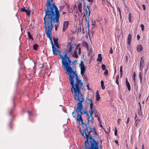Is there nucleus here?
<instances>
[{
  "mask_svg": "<svg viewBox=\"0 0 149 149\" xmlns=\"http://www.w3.org/2000/svg\"><path fill=\"white\" fill-rule=\"evenodd\" d=\"M79 53H80V49H79Z\"/></svg>",
  "mask_w": 149,
  "mask_h": 149,
  "instance_id": "48",
  "label": "nucleus"
},
{
  "mask_svg": "<svg viewBox=\"0 0 149 149\" xmlns=\"http://www.w3.org/2000/svg\"><path fill=\"white\" fill-rule=\"evenodd\" d=\"M122 68V66H121L120 67V72L121 75H122L123 72Z\"/></svg>",
  "mask_w": 149,
  "mask_h": 149,
  "instance_id": "26",
  "label": "nucleus"
},
{
  "mask_svg": "<svg viewBox=\"0 0 149 149\" xmlns=\"http://www.w3.org/2000/svg\"><path fill=\"white\" fill-rule=\"evenodd\" d=\"M65 12H63V15L65 14Z\"/></svg>",
  "mask_w": 149,
  "mask_h": 149,
  "instance_id": "49",
  "label": "nucleus"
},
{
  "mask_svg": "<svg viewBox=\"0 0 149 149\" xmlns=\"http://www.w3.org/2000/svg\"><path fill=\"white\" fill-rule=\"evenodd\" d=\"M38 46L37 44H35L33 45V48L34 50H36L37 48L38 47Z\"/></svg>",
  "mask_w": 149,
  "mask_h": 149,
  "instance_id": "21",
  "label": "nucleus"
},
{
  "mask_svg": "<svg viewBox=\"0 0 149 149\" xmlns=\"http://www.w3.org/2000/svg\"><path fill=\"white\" fill-rule=\"evenodd\" d=\"M100 127H102V125H100Z\"/></svg>",
  "mask_w": 149,
  "mask_h": 149,
  "instance_id": "54",
  "label": "nucleus"
},
{
  "mask_svg": "<svg viewBox=\"0 0 149 149\" xmlns=\"http://www.w3.org/2000/svg\"><path fill=\"white\" fill-rule=\"evenodd\" d=\"M26 9H25V7H23L20 10L21 11L24 12L25 10Z\"/></svg>",
  "mask_w": 149,
  "mask_h": 149,
  "instance_id": "35",
  "label": "nucleus"
},
{
  "mask_svg": "<svg viewBox=\"0 0 149 149\" xmlns=\"http://www.w3.org/2000/svg\"><path fill=\"white\" fill-rule=\"evenodd\" d=\"M137 120H135V121H136Z\"/></svg>",
  "mask_w": 149,
  "mask_h": 149,
  "instance_id": "61",
  "label": "nucleus"
},
{
  "mask_svg": "<svg viewBox=\"0 0 149 149\" xmlns=\"http://www.w3.org/2000/svg\"><path fill=\"white\" fill-rule=\"evenodd\" d=\"M135 76H136V74L135 72H134L132 75V78L134 80V81H135Z\"/></svg>",
  "mask_w": 149,
  "mask_h": 149,
  "instance_id": "20",
  "label": "nucleus"
},
{
  "mask_svg": "<svg viewBox=\"0 0 149 149\" xmlns=\"http://www.w3.org/2000/svg\"><path fill=\"white\" fill-rule=\"evenodd\" d=\"M88 100L90 101V108L88 111V112L89 115H92L93 114V108L94 105L93 104L92 102L91 101V100L90 99H88Z\"/></svg>",
  "mask_w": 149,
  "mask_h": 149,
  "instance_id": "7",
  "label": "nucleus"
},
{
  "mask_svg": "<svg viewBox=\"0 0 149 149\" xmlns=\"http://www.w3.org/2000/svg\"><path fill=\"white\" fill-rule=\"evenodd\" d=\"M72 116L74 118H75V119H76V118H77V117L76 118L75 117L76 114H74V111H73L72 112Z\"/></svg>",
  "mask_w": 149,
  "mask_h": 149,
  "instance_id": "24",
  "label": "nucleus"
},
{
  "mask_svg": "<svg viewBox=\"0 0 149 149\" xmlns=\"http://www.w3.org/2000/svg\"><path fill=\"white\" fill-rule=\"evenodd\" d=\"M53 41L54 44L57 46L58 44V39L57 38H53Z\"/></svg>",
  "mask_w": 149,
  "mask_h": 149,
  "instance_id": "16",
  "label": "nucleus"
},
{
  "mask_svg": "<svg viewBox=\"0 0 149 149\" xmlns=\"http://www.w3.org/2000/svg\"><path fill=\"white\" fill-rule=\"evenodd\" d=\"M118 77H116V84H117L118 86L119 85V82L118 81Z\"/></svg>",
  "mask_w": 149,
  "mask_h": 149,
  "instance_id": "25",
  "label": "nucleus"
},
{
  "mask_svg": "<svg viewBox=\"0 0 149 149\" xmlns=\"http://www.w3.org/2000/svg\"><path fill=\"white\" fill-rule=\"evenodd\" d=\"M68 77L70 84L73 88L75 95H74V100L79 102L77 104V109L76 111L77 113L80 112L82 114L83 113V106L82 102L84 101V96L81 93L80 90L83 84L81 80L78 78L77 73L75 71L69 73L68 74Z\"/></svg>",
  "mask_w": 149,
  "mask_h": 149,
  "instance_id": "2",
  "label": "nucleus"
},
{
  "mask_svg": "<svg viewBox=\"0 0 149 149\" xmlns=\"http://www.w3.org/2000/svg\"><path fill=\"white\" fill-rule=\"evenodd\" d=\"M81 31V24L79 25L77 27V33H80Z\"/></svg>",
  "mask_w": 149,
  "mask_h": 149,
  "instance_id": "17",
  "label": "nucleus"
},
{
  "mask_svg": "<svg viewBox=\"0 0 149 149\" xmlns=\"http://www.w3.org/2000/svg\"><path fill=\"white\" fill-rule=\"evenodd\" d=\"M28 35L29 38L30 39H32V36L31 35L30 33L28 31L27 33Z\"/></svg>",
  "mask_w": 149,
  "mask_h": 149,
  "instance_id": "22",
  "label": "nucleus"
},
{
  "mask_svg": "<svg viewBox=\"0 0 149 149\" xmlns=\"http://www.w3.org/2000/svg\"><path fill=\"white\" fill-rule=\"evenodd\" d=\"M73 8H74V7H75V6H74H74H73Z\"/></svg>",
  "mask_w": 149,
  "mask_h": 149,
  "instance_id": "55",
  "label": "nucleus"
},
{
  "mask_svg": "<svg viewBox=\"0 0 149 149\" xmlns=\"http://www.w3.org/2000/svg\"><path fill=\"white\" fill-rule=\"evenodd\" d=\"M74 45L69 44L67 47V50L64 51L67 52L68 53L70 52V55H72V57L76 58L77 56V47L74 48Z\"/></svg>",
  "mask_w": 149,
  "mask_h": 149,
  "instance_id": "5",
  "label": "nucleus"
},
{
  "mask_svg": "<svg viewBox=\"0 0 149 149\" xmlns=\"http://www.w3.org/2000/svg\"><path fill=\"white\" fill-rule=\"evenodd\" d=\"M128 56H126V61L125 62L126 63H127V62L128 61Z\"/></svg>",
  "mask_w": 149,
  "mask_h": 149,
  "instance_id": "39",
  "label": "nucleus"
},
{
  "mask_svg": "<svg viewBox=\"0 0 149 149\" xmlns=\"http://www.w3.org/2000/svg\"><path fill=\"white\" fill-rule=\"evenodd\" d=\"M142 6L143 7V10H145L146 9V6H145V5H144L143 4V5H142Z\"/></svg>",
  "mask_w": 149,
  "mask_h": 149,
  "instance_id": "37",
  "label": "nucleus"
},
{
  "mask_svg": "<svg viewBox=\"0 0 149 149\" xmlns=\"http://www.w3.org/2000/svg\"><path fill=\"white\" fill-rule=\"evenodd\" d=\"M126 86L127 87L128 90L129 91H130V89H131L130 86V85L129 83L128 82L127 79H126Z\"/></svg>",
  "mask_w": 149,
  "mask_h": 149,
  "instance_id": "14",
  "label": "nucleus"
},
{
  "mask_svg": "<svg viewBox=\"0 0 149 149\" xmlns=\"http://www.w3.org/2000/svg\"><path fill=\"white\" fill-rule=\"evenodd\" d=\"M102 88V90H104L105 89V87L104 86V85L101 86Z\"/></svg>",
  "mask_w": 149,
  "mask_h": 149,
  "instance_id": "43",
  "label": "nucleus"
},
{
  "mask_svg": "<svg viewBox=\"0 0 149 149\" xmlns=\"http://www.w3.org/2000/svg\"><path fill=\"white\" fill-rule=\"evenodd\" d=\"M117 10L119 12V14L120 16H121V13L120 8L119 7H118Z\"/></svg>",
  "mask_w": 149,
  "mask_h": 149,
  "instance_id": "30",
  "label": "nucleus"
},
{
  "mask_svg": "<svg viewBox=\"0 0 149 149\" xmlns=\"http://www.w3.org/2000/svg\"><path fill=\"white\" fill-rule=\"evenodd\" d=\"M114 142L115 143H116V144H118V141L116 140H115Z\"/></svg>",
  "mask_w": 149,
  "mask_h": 149,
  "instance_id": "44",
  "label": "nucleus"
},
{
  "mask_svg": "<svg viewBox=\"0 0 149 149\" xmlns=\"http://www.w3.org/2000/svg\"><path fill=\"white\" fill-rule=\"evenodd\" d=\"M80 66L81 70V74H84L86 69L84 64L82 62H81V64H80Z\"/></svg>",
  "mask_w": 149,
  "mask_h": 149,
  "instance_id": "8",
  "label": "nucleus"
},
{
  "mask_svg": "<svg viewBox=\"0 0 149 149\" xmlns=\"http://www.w3.org/2000/svg\"><path fill=\"white\" fill-rule=\"evenodd\" d=\"M140 109H141V105H140Z\"/></svg>",
  "mask_w": 149,
  "mask_h": 149,
  "instance_id": "51",
  "label": "nucleus"
},
{
  "mask_svg": "<svg viewBox=\"0 0 149 149\" xmlns=\"http://www.w3.org/2000/svg\"><path fill=\"white\" fill-rule=\"evenodd\" d=\"M85 19L86 21V22L87 23V24L89 25V23L88 21V18H89V17H87L85 16Z\"/></svg>",
  "mask_w": 149,
  "mask_h": 149,
  "instance_id": "18",
  "label": "nucleus"
},
{
  "mask_svg": "<svg viewBox=\"0 0 149 149\" xmlns=\"http://www.w3.org/2000/svg\"><path fill=\"white\" fill-rule=\"evenodd\" d=\"M52 0H47L46 4L47 8L45 9V15L43 18L45 23L52 22L53 20L54 22H59V11L55 4H52Z\"/></svg>",
  "mask_w": 149,
  "mask_h": 149,
  "instance_id": "4",
  "label": "nucleus"
},
{
  "mask_svg": "<svg viewBox=\"0 0 149 149\" xmlns=\"http://www.w3.org/2000/svg\"><path fill=\"white\" fill-rule=\"evenodd\" d=\"M28 113H29V114L30 113H31V112L30 111H29Z\"/></svg>",
  "mask_w": 149,
  "mask_h": 149,
  "instance_id": "52",
  "label": "nucleus"
},
{
  "mask_svg": "<svg viewBox=\"0 0 149 149\" xmlns=\"http://www.w3.org/2000/svg\"><path fill=\"white\" fill-rule=\"evenodd\" d=\"M132 38V36L131 34H130L128 35L127 38V44L128 45H130L131 43V41Z\"/></svg>",
  "mask_w": 149,
  "mask_h": 149,
  "instance_id": "11",
  "label": "nucleus"
},
{
  "mask_svg": "<svg viewBox=\"0 0 149 149\" xmlns=\"http://www.w3.org/2000/svg\"><path fill=\"white\" fill-rule=\"evenodd\" d=\"M68 21H66L63 22L62 29L63 31H64L67 29L68 25Z\"/></svg>",
  "mask_w": 149,
  "mask_h": 149,
  "instance_id": "9",
  "label": "nucleus"
},
{
  "mask_svg": "<svg viewBox=\"0 0 149 149\" xmlns=\"http://www.w3.org/2000/svg\"><path fill=\"white\" fill-rule=\"evenodd\" d=\"M140 26L141 27L142 30V31H143L144 30V25L143 24H141V25Z\"/></svg>",
  "mask_w": 149,
  "mask_h": 149,
  "instance_id": "31",
  "label": "nucleus"
},
{
  "mask_svg": "<svg viewBox=\"0 0 149 149\" xmlns=\"http://www.w3.org/2000/svg\"><path fill=\"white\" fill-rule=\"evenodd\" d=\"M143 49V47L141 45H139L137 47V50L138 52H141Z\"/></svg>",
  "mask_w": 149,
  "mask_h": 149,
  "instance_id": "12",
  "label": "nucleus"
},
{
  "mask_svg": "<svg viewBox=\"0 0 149 149\" xmlns=\"http://www.w3.org/2000/svg\"><path fill=\"white\" fill-rule=\"evenodd\" d=\"M82 113L80 112L77 113L76 121L81 122V125L83 128V132L80 130L82 136H83L86 140L85 144L86 149H98V142L92 139L91 133L95 132L93 128L89 127V122L92 121L93 119L92 115H89L86 111L83 109Z\"/></svg>",
  "mask_w": 149,
  "mask_h": 149,
  "instance_id": "1",
  "label": "nucleus"
},
{
  "mask_svg": "<svg viewBox=\"0 0 149 149\" xmlns=\"http://www.w3.org/2000/svg\"><path fill=\"white\" fill-rule=\"evenodd\" d=\"M24 12L26 13V14L28 15H29L30 13L29 12L28 10L26 9L25 10V11H24Z\"/></svg>",
  "mask_w": 149,
  "mask_h": 149,
  "instance_id": "34",
  "label": "nucleus"
},
{
  "mask_svg": "<svg viewBox=\"0 0 149 149\" xmlns=\"http://www.w3.org/2000/svg\"><path fill=\"white\" fill-rule=\"evenodd\" d=\"M83 10L85 11V13H84V17L85 16H87L88 17H89L91 12L90 11L89 9L85 5H84Z\"/></svg>",
  "mask_w": 149,
  "mask_h": 149,
  "instance_id": "6",
  "label": "nucleus"
},
{
  "mask_svg": "<svg viewBox=\"0 0 149 149\" xmlns=\"http://www.w3.org/2000/svg\"><path fill=\"white\" fill-rule=\"evenodd\" d=\"M101 86L104 85V82L103 81H101Z\"/></svg>",
  "mask_w": 149,
  "mask_h": 149,
  "instance_id": "41",
  "label": "nucleus"
},
{
  "mask_svg": "<svg viewBox=\"0 0 149 149\" xmlns=\"http://www.w3.org/2000/svg\"><path fill=\"white\" fill-rule=\"evenodd\" d=\"M52 22H48L47 23L44 22L45 28V31L47 37L48 38L51 43L52 51L53 54L55 55H57L59 54L60 58L62 60V63L63 65L64 68L65 70L68 72V74L74 71L72 68L71 67L70 63L71 61L70 59L69 58L68 56V52L64 51L65 54L63 56V55L61 54V52L54 47V44L52 40L51 33L53 26L52 24Z\"/></svg>",
  "mask_w": 149,
  "mask_h": 149,
  "instance_id": "3",
  "label": "nucleus"
},
{
  "mask_svg": "<svg viewBox=\"0 0 149 149\" xmlns=\"http://www.w3.org/2000/svg\"><path fill=\"white\" fill-rule=\"evenodd\" d=\"M127 149H128V148Z\"/></svg>",
  "mask_w": 149,
  "mask_h": 149,
  "instance_id": "63",
  "label": "nucleus"
},
{
  "mask_svg": "<svg viewBox=\"0 0 149 149\" xmlns=\"http://www.w3.org/2000/svg\"><path fill=\"white\" fill-rule=\"evenodd\" d=\"M104 74L105 76H107L108 74V70L106 69V71L104 72Z\"/></svg>",
  "mask_w": 149,
  "mask_h": 149,
  "instance_id": "27",
  "label": "nucleus"
},
{
  "mask_svg": "<svg viewBox=\"0 0 149 149\" xmlns=\"http://www.w3.org/2000/svg\"><path fill=\"white\" fill-rule=\"evenodd\" d=\"M139 76L140 79V82L141 83L142 82V76L141 72H139Z\"/></svg>",
  "mask_w": 149,
  "mask_h": 149,
  "instance_id": "19",
  "label": "nucleus"
},
{
  "mask_svg": "<svg viewBox=\"0 0 149 149\" xmlns=\"http://www.w3.org/2000/svg\"><path fill=\"white\" fill-rule=\"evenodd\" d=\"M137 120H135V121H136Z\"/></svg>",
  "mask_w": 149,
  "mask_h": 149,
  "instance_id": "62",
  "label": "nucleus"
},
{
  "mask_svg": "<svg viewBox=\"0 0 149 149\" xmlns=\"http://www.w3.org/2000/svg\"><path fill=\"white\" fill-rule=\"evenodd\" d=\"M137 120H135V121H136Z\"/></svg>",
  "mask_w": 149,
  "mask_h": 149,
  "instance_id": "60",
  "label": "nucleus"
},
{
  "mask_svg": "<svg viewBox=\"0 0 149 149\" xmlns=\"http://www.w3.org/2000/svg\"><path fill=\"white\" fill-rule=\"evenodd\" d=\"M129 118L128 117L127 119V121L126 122V123L127 124L129 123Z\"/></svg>",
  "mask_w": 149,
  "mask_h": 149,
  "instance_id": "36",
  "label": "nucleus"
},
{
  "mask_svg": "<svg viewBox=\"0 0 149 149\" xmlns=\"http://www.w3.org/2000/svg\"><path fill=\"white\" fill-rule=\"evenodd\" d=\"M97 60L99 62H101L102 61V57L100 54H99L98 55Z\"/></svg>",
  "mask_w": 149,
  "mask_h": 149,
  "instance_id": "15",
  "label": "nucleus"
},
{
  "mask_svg": "<svg viewBox=\"0 0 149 149\" xmlns=\"http://www.w3.org/2000/svg\"><path fill=\"white\" fill-rule=\"evenodd\" d=\"M142 149H143V146H142Z\"/></svg>",
  "mask_w": 149,
  "mask_h": 149,
  "instance_id": "56",
  "label": "nucleus"
},
{
  "mask_svg": "<svg viewBox=\"0 0 149 149\" xmlns=\"http://www.w3.org/2000/svg\"><path fill=\"white\" fill-rule=\"evenodd\" d=\"M144 60L143 59V57L141 58L140 62V69H142L144 66Z\"/></svg>",
  "mask_w": 149,
  "mask_h": 149,
  "instance_id": "10",
  "label": "nucleus"
},
{
  "mask_svg": "<svg viewBox=\"0 0 149 149\" xmlns=\"http://www.w3.org/2000/svg\"><path fill=\"white\" fill-rule=\"evenodd\" d=\"M57 26H56V25L55 26V30H57Z\"/></svg>",
  "mask_w": 149,
  "mask_h": 149,
  "instance_id": "47",
  "label": "nucleus"
},
{
  "mask_svg": "<svg viewBox=\"0 0 149 149\" xmlns=\"http://www.w3.org/2000/svg\"><path fill=\"white\" fill-rule=\"evenodd\" d=\"M117 130L116 127L115 128V131L114 132V134L116 136L117 135Z\"/></svg>",
  "mask_w": 149,
  "mask_h": 149,
  "instance_id": "32",
  "label": "nucleus"
},
{
  "mask_svg": "<svg viewBox=\"0 0 149 149\" xmlns=\"http://www.w3.org/2000/svg\"><path fill=\"white\" fill-rule=\"evenodd\" d=\"M135 149H137V148L136 147L135 148Z\"/></svg>",
  "mask_w": 149,
  "mask_h": 149,
  "instance_id": "58",
  "label": "nucleus"
},
{
  "mask_svg": "<svg viewBox=\"0 0 149 149\" xmlns=\"http://www.w3.org/2000/svg\"><path fill=\"white\" fill-rule=\"evenodd\" d=\"M98 91H97L96 93V95L97 94H98Z\"/></svg>",
  "mask_w": 149,
  "mask_h": 149,
  "instance_id": "50",
  "label": "nucleus"
},
{
  "mask_svg": "<svg viewBox=\"0 0 149 149\" xmlns=\"http://www.w3.org/2000/svg\"><path fill=\"white\" fill-rule=\"evenodd\" d=\"M72 89H73V88H72H72H71V92L72 93H73V91L72 90Z\"/></svg>",
  "mask_w": 149,
  "mask_h": 149,
  "instance_id": "45",
  "label": "nucleus"
},
{
  "mask_svg": "<svg viewBox=\"0 0 149 149\" xmlns=\"http://www.w3.org/2000/svg\"><path fill=\"white\" fill-rule=\"evenodd\" d=\"M120 18H121V16H120Z\"/></svg>",
  "mask_w": 149,
  "mask_h": 149,
  "instance_id": "57",
  "label": "nucleus"
},
{
  "mask_svg": "<svg viewBox=\"0 0 149 149\" xmlns=\"http://www.w3.org/2000/svg\"><path fill=\"white\" fill-rule=\"evenodd\" d=\"M102 68L103 70H104L106 69L105 65H102Z\"/></svg>",
  "mask_w": 149,
  "mask_h": 149,
  "instance_id": "29",
  "label": "nucleus"
},
{
  "mask_svg": "<svg viewBox=\"0 0 149 149\" xmlns=\"http://www.w3.org/2000/svg\"><path fill=\"white\" fill-rule=\"evenodd\" d=\"M109 52L111 54H112L113 52V51L112 49V48L111 47L110 48V50L109 51Z\"/></svg>",
  "mask_w": 149,
  "mask_h": 149,
  "instance_id": "33",
  "label": "nucleus"
},
{
  "mask_svg": "<svg viewBox=\"0 0 149 149\" xmlns=\"http://www.w3.org/2000/svg\"><path fill=\"white\" fill-rule=\"evenodd\" d=\"M100 98V97L99 94V93H98V94H97L96 95V99L97 100H99Z\"/></svg>",
  "mask_w": 149,
  "mask_h": 149,
  "instance_id": "23",
  "label": "nucleus"
},
{
  "mask_svg": "<svg viewBox=\"0 0 149 149\" xmlns=\"http://www.w3.org/2000/svg\"><path fill=\"white\" fill-rule=\"evenodd\" d=\"M120 120H121V119H118V124H119L120 123Z\"/></svg>",
  "mask_w": 149,
  "mask_h": 149,
  "instance_id": "42",
  "label": "nucleus"
},
{
  "mask_svg": "<svg viewBox=\"0 0 149 149\" xmlns=\"http://www.w3.org/2000/svg\"><path fill=\"white\" fill-rule=\"evenodd\" d=\"M130 15H131V13H129V14L128 19H129V21L130 22H131V18Z\"/></svg>",
  "mask_w": 149,
  "mask_h": 149,
  "instance_id": "28",
  "label": "nucleus"
},
{
  "mask_svg": "<svg viewBox=\"0 0 149 149\" xmlns=\"http://www.w3.org/2000/svg\"><path fill=\"white\" fill-rule=\"evenodd\" d=\"M81 0V1H83L84 5H86V4H85V1H84V0Z\"/></svg>",
  "mask_w": 149,
  "mask_h": 149,
  "instance_id": "46",
  "label": "nucleus"
},
{
  "mask_svg": "<svg viewBox=\"0 0 149 149\" xmlns=\"http://www.w3.org/2000/svg\"><path fill=\"white\" fill-rule=\"evenodd\" d=\"M136 116L135 117V119H136Z\"/></svg>",
  "mask_w": 149,
  "mask_h": 149,
  "instance_id": "53",
  "label": "nucleus"
},
{
  "mask_svg": "<svg viewBox=\"0 0 149 149\" xmlns=\"http://www.w3.org/2000/svg\"><path fill=\"white\" fill-rule=\"evenodd\" d=\"M79 10V11L80 12H81V10H82V4L81 2H78L77 4Z\"/></svg>",
  "mask_w": 149,
  "mask_h": 149,
  "instance_id": "13",
  "label": "nucleus"
},
{
  "mask_svg": "<svg viewBox=\"0 0 149 149\" xmlns=\"http://www.w3.org/2000/svg\"><path fill=\"white\" fill-rule=\"evenodd\" d=\"M102 1H104V0H102Z\"/></svg>",
  "mask_w": 149,
  "mask_h": 149,
  "instance_id": "59",
  "label": "nucleus"
},
{
  "mask_svg": "<svg viewBox=\"0 0 149 149\" xmlns=\"http://www.w3.org/2000/svg\"><path fill=\"white\" fill-rule=\"evenodd\" d=\"M137 38L138 40H139L140 38V36L139 35H137Z\"/></svg>",
  "mask_w": 149,
  "mask_h": 149,
  "instance_id": "38",
  "label": "nucleus"
},
{
  "mask_svg": "<svg viewBox=\"0 0 149 149\" xmlns=\"http://www.w3.org/2000/svg\"><path fill=\"white\" fill-rule=\"evenodd\" d=\"M89 3H91L92 1L93 0H87Z\"/></svg>",
  "mask_w": 149,
  "mask_h": 149,
  "instance_id": "40",
  "label": "nucleus"
}]
</instances>
